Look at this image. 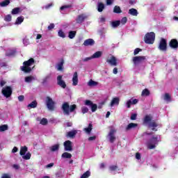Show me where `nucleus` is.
<instances>
[{
  "label": "nucleus",
  "instance_id": "nucleus-41",
  "mask_svg": "<svg viewBox=\"0 0 178 178\" xmlns=\"http://www.w3.org/2000/svg\"><path fill=\"white\" fill-rule=\"evenodd\" d=\"M90 176H91V172L88 170L81 176V178H88Z\"/></svg>",
  "mask_w": 178,
  "mask_h": 178
},
{
  "label": "nucleus",
  "instance_id": "nucleus-1",
  "mask_svg": "<svg viewBox=\"0 0 178 178\" xmlns=\"http://www.w3.org/2000/svg\"><path fill=\"white\" fill-rule=\"evenodd\" d=\"M143 123L145 124H149V128L152 129V131H158L156 127L159 126L158 122H155V120H152V117L150 115H146L143 119Z\"/></svg>",
  "mask_w": 178,
  "mask_h": 178
},
{
  "label": "nucleus",
  "instance_id": "nucleus-60",
  "mask_svg": "<svg viewBox=\"0 0 178 178\" xmlns=\"http://www.w3.org/2000/svg\"><path fill=\"white\" fill-rule=\"evenodd\" d=\"M95 138H97V136H90L88 138V141H94V140H95Z\"/></svg>",
  "mask_w": 178,
  "mask_h": 178
},
{
  "label": "nucleus",
  "instance_id": "nucleus-52",
  "mask_svg": "<svg viewBox=\"0 0 178 178\" xmlns=\"http://www.w3.org/2000/svg\"><path fill=\"white\" fill-rule=\"evenodd\" d=\"M120 23L123 25L126 24V23H127V17H122V19L120 21Z\"/></svg>",
  "mask_w": 178,
  "mask_h": 178
},
{
  "label": "nucleus",
  "instance_id": "nucleus-62",
  "mask_svg": "<svg viewBox=\"0 0 178 178\" xmlns=\"http://www.w3.org/2000/svg\"><path fill=\"white\" fill-rule=\"evenodd\" d=\"M113 3V0H106V5H112Z\"/></svg>",
  "mask_w": 178,
  "mask_h": 178
},
{
  "label": "nucleus",
  "instance_id": "nucleus-49",
  "mask_svg": "<svg viewBox=\"0 0 178 178\" xmlns=\"http://www.w3.org/2000/svg\"><path fill=\"white\" fill-rule=\"evenodd\" d=\"M70 8H72V4L63 6L60 8V10H65V9H69Z\"/></svg>",
  "mask_w": 178,
  "mask_h": 178
},
{
  "label": "nucleus",
  "instance_id": "nucleus-59",
  "mask_svg": "<svg viewBox=\"0 0 178 178\" xmlns=\"http://www.w3.org/2000/svg\"><path fill=\"white\" fill-rule=\"evenodd\" d=\"M136 158L138 160L141 159V154H140V152H137V153L136 154Z\"/></svg>",
  "mask_w": 178,
  "mask_h": 178
},
{
  "label": "nucleus",
  "instance_id": "nucleus-29",
  "mask_svg": "<svg viewBox=\"0 0 178 178\" xmlns=\"http://www.w3.org/2000/svg\"><path fill=\"white\" fill-rule=\"evenodd\" d=\"M150 94L151 92H149V90L145 88L142 91L141 95L142 97H149Z\"/></svg>",
  "mask_w": 178,
  "mask_h": 178
},
{
  "label": "nucleus",
  "instance_id": "nucleus-18",
  "mask_svg": "<svg viewBox=\"0 0 178 178\" xmlns=\"http://www.w3.org/2000/svg\"><path fill=\"white\" fill-rule=\"evenodd\" d=\"M95 44V41L93 39H87L84 41L83 45L85 47H92Z\"/></svg>",
  "mask_w": 178,
  "mask_h": 178
},
{
  "label": "nucleus",
  "instance_id": "nucleus-24",
  "mask_svg": "<svg viewBox=\"0 0 178 178\" xmlns=\"http://www.w3.org/2000/svg\"><path fill=\"white\" fill-rule=\"evenodd\" d=\"M102 56V51H96L92 56V59H98V58H101Z\"/></svg>",
  "mask_w": 178,
  "mask_h": 178
},
{
  "label": "nucleus",
  "instance_id": "nucleus-42",
  "mask_svg": "<svg viewBox=\"0 0 178 178\" xmlns=\"http://www.w3.org/2000/svg\"><path fill=\"white\" fill-rule=\"evenodd\" d=\"M33 80H35V78H33V76H29L25 77L26 83H31L33 81Z\"/></svg>",
  "mask_w": 178,
  "mask_h": 178
},
{
  "label": "nucleus",
  "instance_id": "nucleus-50",
  "mask_svg": "<svg viewBox=\"0 0 178 178\" xmlns=\"http://www.w3.org/2000/svg\"><path fill=\"white\" fill-rule=\"evenodd\" d=\"M141 51H143V49H140V48H136L134 49V55H138V54H140V52H141Z\"/></svg>",
  "mask_w": 178,
  "mask_h": 178
},
{
  "label": "nucleus",
  "instance_id": "nucleus-34",
  "mask_svg": "<svg viewBox=\"0 0 178 178\" xmlns=\"http://www.w3.org/2000/svg\"><path fill=\"white\" fill-rule=\"evenodd\" d=\"M111 26L112 27H113V29H116L117 27H119V26H120V21L117 20V21L111 22Z\"/></svg>",
  "mask_w": 178,
  "mask_h": 178
},
{
  "label": "nucleus",
  "instance_id": "nucleus-38",
  "mask_svg": "<svg viewBox=\"0 0 178 178\" xmlns=\"http://www.w3.org/2000/svg\"><path fill=\"white\" fill-rule=\"evenodd\" d=\"M113 13H122V9L120 8V6H115L113 8Z\"/></svg>",
  "mask_w": 178,
  "mask_h": 178
},
{
  "label": "nucleus",
  "instance_id": "nucleus-30",
  "mask_svg": "<svg viewBox=\"0 0 178 178\" xmlns=\"http://www.w3.org/2000/svg\"><path fill=\"white\" fill-rule=\"evenodd\" d=\"M104 9H105V5L103 3H97V10L98 12H103Z\"/></svg>",
  "mask_w": 178,
  "mask_h": 178
},
{
  "label": "nucleus",
  "instance_id": "nucleus-15",
  "mask_svg": "<svg viewBox=\"0 0 178 178\" xmlns=\"http://www.w3.org/2000/svg\"><path fill=\"white\" fill-rule=\"evenodd\" d=\"M86 19H87V17L85 16L84 14H81L79 15H78L76 22L78 24H81V23H83V22H84V20H86Z\"/></svg>",
  "mask_w": 178,
  "mask_h": 178
},
{
  "label": "nucleus",
  "instance_id": "nucleus-56",
  "mask_svg": "<svg viewBox=\"0 0 178 178\" xmlns=\"http://www.w3.org/2000/svg\"><path fill=\"white\" fill-rule=\"evenodd\" d=\"M18 101H19V102H23V101H24V95H19L18 97Z\"/></svg>",
  "mask_w": 178,
  "mask_h": 178
},
{
  "label": "nucleus",
  "instance_id": "nucleus-11",
  "mask_svg": "<svg viewBox=\"0 0 178 178\" xmlns=\"http://www.w3.org/2000/svg\"><path fill=\"white\" fill-rule=\"evenodd\" d=\"M106 62L109 63L111 66H118V59L114 56H112L110 59H107Z\"/></svg>",
  "mask_w": 178,
  "mask_h": 178
},
{
  "label": "nucleus",
  "instance_id": "nucleus-45",
  "mask_svg": "<svg viewBox=\"0 0 178 178\" xmlns=\"http://www.w3.org/2000/svg\"><path fill=\"white\" fill-rule=\"evenodd\" d=\"M23 159H25L26 161H29L30 158H31V153L29 152L26 153V155L22 156Z\"/></svg>",
  "mask_w": 178,
  "mask_h": 178
},
{
  "label": "nucleus",
  "instance_id": "nucleus-35",
  "mask_svg": "<svg viewBox=\"0 0 178 178\" xmlns=\"http://www.w3.org/2000/svg\"><path fill=\"white\" fill-rule=\"evenodd\" d=\"M10 3V0H4L3 1L0 3V6L1 8H5V6H8Z\"/></svg>",
  "mask_w": 178,
  "mask_h": 178
},
{
  "label": "nucleus",
  "instance_id": "nucleus-55",
  "mask_svg": "<svg viewBox=\"0 0 178 178\" xmlns=\"http://www.w3.org/2000/svg\"><path fill=\"white\" fill-rule=\"evenodd\" d=\"M137 119V114L134 113L131 115V120H136Z\"/></svg>",
  "mask_w": 178,
  "mask_h": 178
},
{
  "label": "nucleus",
  "instance_id": "nucleus-27",
  "mask_svg": "<svg viewBox=\"0 0 178 178\" xmlns=\"http://www.w3.org/2000/svg\"><path fill=\"white\" fill-rule=\"evenodd\" d=\"M76 34H77V31H70L68 33V38H70V40H73V38H74V37H76Z\"/></svg>",
  "mask_w": 178,
  "mask_h": 178
},
{
  "label": "nucleus",
  "instance_id": "nucleus-32",
  "mask_svg": "<svg viewBox=\"0 0 178 178\" xmlns=\"http://www.w3.org/2000/svg\"><path fill=\"white\" fill-rule=\"evenodd\" d=\"M129 14L131 15V16H137V15H138V11L135 8H131L129 10Z\"/></svg>",
  "mask_w": 178,
  "mask_h": 178
},
{
  "label": "nucleus",
  "instance_id": "nucleus-39",
  "mask_svg": "<svg viewBox=\"0 0 178 178\" xmlns=\"http://www.w3.org/2000/svg\"><path fill=\"white\" fill-rule=\"evenodd\" d=\"M12 15H19L20 13V8L17 7L12 10L11 11Z\"/></svg>",
  "mask_w": 178,
  "mask_h": 178
},
{
  "label": "nucleus",
  "instance_id": "nucleus-47",
  "mask_svg": "<svg viewBox=\"0 0 178 178\" xmlns=\"http://www.w3.org/2000/svg\"><path fill=\"white\" fill-rule=\"evenodd\" d=\"M40 124H42V126L48 124V120L47 118H42L40 120Z\"/></svg>",
  "mask_w": 178,
  "mask_h": 178
},
{
  "label": "nucleus",
  "instance_id": "nucleus-53",
  "mask_svg": "<svg viewBox=\"0 0 178 178\" xmlns=\"http://www.w3.org/2000/svg\"><path fill=\"white\" fill-rule=\"evenodd\" d=\"M15 54H16V51H10L6 53V56H13V55H15Z\"/></svg>",
  "mask_w": 178,
  "mask_h": 178
},
{
  "label": "nucleus",
  "instance_id": "nucleus-57",
  "mask_svg": "<svg viewBox=\"0 0 178 178\" xmlns=\"http://www.w3.org/2000/svg\"><path fill=\"white\" fill-rule=\"evenodd\" d=\"M92 59V56L90 57H86L83 59V62H88V60H91Z\"/></svg>",
  "mask_w": 178,
  "mask_h": 178
},
{
  "label": "nucleus",
  "instance_id": "nucleus-48",
  "mask_svg": "<svg viewBox=\"0 0 178 178\" xmlns=\"http://www.w3.org/2000/svg\"><path fill=\"white\" fill-rule=\"evenodd\" d=\"M5 22H12V15H7L4 17Z\"/></svg>",
  "mask_w": 178,
  "mask_h": 178
},
{
  "label": "nucleus",
  "instance_id": "nucleus-25",
  "mask_svg": "<svg viewBox=\"0 0 178 178\" xmlns=\"http://www.w3.org/2000/svg\"><path fill=\"white\" fill-rule=\"evenodd\" d=\"M137 126H138V124L131 122V123H129V124L127 126L126 130H127V131H129V130H131V129H134V128L137 127Z\"/></svg>",
  "mask_w": 178,
  "mask_h": 178
},
{
  "label": "nucleus",
  "instance_id": "nucleus-46",
  "mask_svg": "<svg viewBox=\"0 0 178 178\" xmlns=\"http://www.w3.org/2000/svg\"><path fill=\"white\" fill-rule=\"evenodd\" d=\"M58 37H60L61 38H65L66 37V35L65 34V32L62 30H59L58 33Z\"/></svg>",
  "mask_w": 178,
  "mask_h": 178
},
{
  "label": "nucleus",
  "instance_id": "nucleus-19",
  "mask_svg": "<svg viewBox=\"0 0 178 178\" xmlns=\"http://www.w3.org/2000/svg\"><path fill=\"white\" fill-rule=\"evenodd\" d=\"M79 84V74L75 72L72 78V86H77Z\"/></svg>",
  "mask_w": 178,
  "mask_h": 178
},
{
  "label": "nucleus",
  "instance_id": "nucleus-44",
  "mask_svg": "<svg viewBox=\"0 0 178 178\" xmlns=\"http://www.w3.org/2000/svg\"><path fill=\"white\" fill-rule=\"evenodd\" d=\"M8 124H3L1 126H0V131L3 132V131H6V130H8Z\"/></svg>",
  "mask_w": 178,
  "mask_h": 178
},
{
  "label": "nucleus",
  "instance_id": "nucleus-23",
  "mask_svg": "<svg viewBox=\"0 0 178 178\" xmlns=\"http://www.w3.org/2000/svg\"><path fill=\"white\" fill-rule=\"evenodd\" d=\"M59 147H60L59 144H56L50 147L49 150L51 151V152H56V151H59Z\"/></svg>",
  "mask_w": 178,
  "mask_h": 178
},
{
  "label": "nucleus",
  "instance_id": "nucleus-13",
  "mask_svg": "<svg viewBox=\"0 0 178 178\" xmlns=\"http://www.w3.org/2000/svg\"><path fill=\"white\" fill-rule=\"evenodd\" d=\"M62 75H59L57 77V84L61 87V88H66V83L65 81L62 80Z\"/></svg>",
  "mask_w": 178,
  "mask_h": 178
},
{
  "label": "nucleus",
  "instance_id": "nucleus-31",
  "mask_svg": "<svg viewBox=\"0 0 178 178\" xmlns=\"http://www.w3.org/2000/svg\"><path fill=\"white\" fill-rule=\"evenodd\" d=\"M84 131H86V133H87V134H90V133H91V131H92V124L90 123L88 124V127L87 128H85Z\"/></svg>",
  "mask_w": 178,
  "mask_h": 178
},
{
  "label": "nucleus",
  "instance_id": "nucleus-14",
  "mask_svg": "<svg viewBox=\"0 0 178 178\" xmlns=\"http://www.w3.org/2000/svg\"><path fill=\"white\" fill-rule=\"evenodd\" d=\"M169 47L172 49H177L178 41L177 39H172L169 42Z\"/></svg>",
  "mask_w": 178,
  "mask_h": 178
},
{
  "label": "nucleus",
  "instance_id": "nucleus-8",
  "mask_svg": "<svg viewBox=\"0 0 178 178\" xmlns=\"http://www.w3.org/2000/svg\"><path fill=\"white\" fill-rule=\"evenodd\" d=\"M46 105L49 111H55V102L49 97H47Z\"/></svg>",
  "mask_w": 178,
  "mask_h": 178
},
{
  "label": "nucleus",
  "instance_id": "nucleus-5",
  "mask_svg": "<svg viewBox=\"0 0 178 178\" xmlns=\"http://www.w3.org/2000/svg\"><path fill=\"white\" fill-rule=\"evenodd\" d=\"M158 49L159 51H163V52L168 51V40L161 38L159 43Z\"/></svg>",
  "mask_w": 178,
  "mask_h": 178
},
{
  "label": "nucleus",
  "instance_id": "nucleus-63",
  "mask_svg": "<svg viewBox=\"0 0 178 178\" xmlns=\"http://www.w3.org/2000/svg\"><path fill=\"white\" fill-rule=\"evenodd\" d=\"M17 151H19V149L17 147H14L13 150H12V152L13 154H15V153L17 152Z\"/></svg>",
  "mask_w": 178,
  "mask_h": 178
},
{
  "label": "nucleus",
  "instance_id": "nucleus-6",
  "mask_svg": "<svg viewBox=\"0 0 178 178\" xmlns=\"http://www.w3.org/2000/svg\"><path fill=\"white\" fill-rule=\"evenodd\" d=\"M13 92V90L12 89V87H10V86H6V87L3 88L1 90V94L6 98H10V97H12Z\"/></svg>",
  "mask_w": 178,
  "mask_h": 178
},
{
  "label": "nucleus",
  "instance_id": "nucleus-61",
  "mask_svg": "<svg viewBox=\"0 0 178 178\" xmlns=\"http://www.w3.org/2000/svg\"><path fill=\"white\" fill-rule=\"evenodd\" d=\"M1 178H11L10 175H8V174H3L1 176Z\"/></svg>",
  "mask_w": 178,
  "mask_h": 178
},
{
  "label": "nucleus",
  "instance_id": "nucleus-40",
  "mask_svg": "<svg viewBox=\"0 0 178 178\" xmlns=\"http://www.w3.org/2000/svg\"><path fill=\"white\" fill-rule=\"evenodd\" d=\"M164 100L168 101V102H172V97H170V95L169 93H165L164 95Z\"/></svg>",
  "mask_w": 178,
  "mask_h": 178
},
{
  "label": "nucleus",
  "instance_id": "nucleus-7",
  "mask_svg": "<svg viewBox=\"0 0 178 178\" xmlns=\"http://www.w3.org/2000/svg\"><path fill=\"white\" fill-rule=\"evenodd\" d=\"M146 60L147 57H145V56H138L132 58L133 63L134 65H135V66H137V65H140V63H143V62Z\"/></svg>",
  "mask_w": 178,
  "mask_h": 178
},
{
  "label": "nucleus",
  "instance_id": "nucleus-37",
  "mask_svg": "<svg viewBox=\"0 0 178 178\" xmlns=\"http://www.w3.org/2000/svg\"><path fill=\"white\" fill-rule=\"evenodd\" d=\"M37 105H38V104L37 103V101L34 100L28 105V108H37Z\"/></svg>",
  "mask_w": 178,
  "mask_h": 178
},
{
  "label": "nucleus",
  "instance_id": "nucleus-33",
  "mask_svg": "<svg viewBox=\"0 0 178 178\" xmlns=\"http://www.w3.org/2000/svg\"><path fill=\"white\" fill-rule=\"evenodd\" d=\"M88 86L89 87H96V86H98V82L95 81L92 79H90L88 83Z\"/></svg>",
  "mask_w": 178,
  "mask_h": 178
},
{
  "label": "nucleus",
  "instance_id": "nucleus-64",
  "mask_svg": "<svg viewBox=\"0 0 178 178\" xmlns=\"http://www.w3.org/2000/svg\"><path fill=\"white\" fill-rule=\"evenodd\" d=\"M5 84H6V81L2 80L0 81V86L1 87H3V86H5Z\"/></svg>",
  "mask_w": 178,
  "mask_h": 178
},
{
  "label": "nucleus",
  "instance_id": "nucleus-28",
  "mask_svg": "<svg viewBox=\"0 0 178 178\" xmlns=\"http://www.w3.org/2000/svg\"><path fill=\"white\" fill-rule=\"evenodd\" d=\"M61 157L63 158V159H70L72 158V154L64 152L62 154Z\"/></svg>",
  "mask_w": 178,
  "mask_h": 178
},
{
  "label": "nucleus",
  "instance_id": "nucleus-51",
  "mask_svg": "<svg viewBox=\"0 0 178 178\" xmlns=\"http://www.w3.org/2000/svg\"><path fill=\"white\" fill-rule=\"evenodd\" d=\"M81 112L82 113H87L88 112V108H87L86 106H83L81 108Z\"/></svg>",
  "mask_w": 178,
  "mask_h": 178
},
{
  "label": "nucleus",
  "instance_id": "nucleus-9",
  "mask_svg": "<svg viewBox=\"0 0 178 178\" xmlns=\"http://www.w3.org/2000/svg\"><path fill=\"white\" fill-rule=\"evenodd\" d=\"M156 144H158V137L153 136L147 144L149 149H154L156 148Z\"/></svg>",
  "mask_w": 178,
  "mask_h": 178
},
{
  "label": "nucleus",
  "instance_id": "nucleus-54",
  "mask_svg": "<svg viewBox=\"0 0 178 178\" xmlns=\"http://www.w3.org/2000/svg\"><path fill=\"white\" fill-rule=\"evenodd\" d=\"M54 6V3H50L44 6V9H49L50 8H52Z\"/></svg>",
  "mask_w": 178,
  "mask_h": 178
},
{
  "label": "nucleus",
  "instance_id": "nucleus-20",
  "mask_svg": "<svg viewBox=\"0 0 178 178\" xmlns=\"http://www.w3.org/2000/svg\"><path fill=\"white\" fill-rule=\"evenodd\" d=\"M119 102H120V99H119V97H114L111 100L110 106H113L115 105H119Z\"/></svg>",
  "mask_w": 178,
  "mask_h": 178
},
{
  "label": "nucleus",
  "instance_id": "nucleus-58",
  "mask_svg": "<svg viewBox=\"0 0 178 178\" xmlns=\"http://www.w3.org/2000/svg\"><path fill=\"white\" fill-rule=\"evenodd\" d=\"M47 29L48 30H52L53 29H55V24H50Z\"/></svg>",
  "mask_w": 178,
  "mask_h": 178
},
{
  "label": "nucleus",
  "instance_id": "nucleus-2",
  "mask_svg": "<svg viewBox=\"0 0 178 178\" xmlns=\"http://www.w3.org/2000/svg\"><path fill=\"white\" fill-rule=\"evenodd\" d=\"M62 109L64 115H67V116H69V115H70V113L74 112V111L77 109V106L76 104H72L70 106L69 103L65 102L62 105Z\"/></svg>",
  "mask_w": 178,
  "mask_h": 178
},
{
  "label": "nucleus",
  "instance_id": "nucleus-17",
  "mask_svg": "<svg viewBox=\"0 0 178 178\" xmlns=\"http://www.w3.org/2000/svg\"><path fill=\"white\" fill-rule=\"evenodd\" d=\"M115 129H111L110 130V132L108 134V136L110 137V143H114L115 140H116V138L115 137Z\"/></svg>",
  "mask_w": 178,
  "mask_h": 178
},
{
  "label": "nucleus",
  "instance_id": "nucleus-21",
  "mask_svg": "<svg viewBox=\"0 0 178 178\" xmlns=\"http://www.w3.org/2000/svg\"><path fill=\"white\" fill-rule=\"evenodd\" d=\"M76 134H77V131H70L67 132L66 137H70V138H74V137H76Z\"/></svg>",
  "mask_w": 178,
  "mask_h": 178
},
{
  "label": "nucleus",
  "instance_id": "nucleus-36",
  "mask_svg": "<svg viewBox=\"0 0 178 178\" xmlns=\"http://www.w3.org/2000/svg\"><path fill=\"white\" fill-rule=\"evenodd\" d=\"M24 22V17H18L15 21V24H22Z\"/></svg>",
  "mask_w": 178,
  "mask_h": 178
},
{
  "label": "nucleus",
  "instance_id": "nucleus-3",
  "mask_svg": "<svg viewBox=\"0 0 178 178\" xmlns=\"http://www.w3.org/2000/svg\"><path fill=\"white\" fill-rule=\"evenodd\" d=\"M34 62V58H31L29 60L23 63L24 65L20 67V70L24 73H30V72L33 70V69L30 66H33Z\"/></svg>",
  "mask_w": 178,
  "mask_h": 178
},
{
  "label": "nucleus",
  "instance_id": "nucleus-10",
  "mask_svg": "<svg viewBox=\"0 0 178 178\" xmlns=\"http://www.w3.org/2000/svg\"><path fill=\"white\" fill-rule=\"evenodd\" d=\"M85 105L87 106H90L92 112H95L98 109V106L92 103L90 100H86Z\"/></svg>",
  "mask_w": 178,
  "mask_h": 178
},
{
  "label": "nucleus",
  "instance_id": "nucleus-12",
  "mask_svg": "<svg viewBox=\"0 0 178 178\" xmlns=\"http://www.w3.org/2000/svg\"><path fill=\"white\" fill-rule=\"evenodd\" d=\"M64 147L65 151H73V146L72 145V141L66 140L64 142Z\"/></svg>",
  "mask_w": 178,
  "mask_h": 178
},
{
  "label": "nucleus",
  "instance_id": "nucleus-16",
  "mask_svg": "<svg viewBox=\"0 0 178 178\" xmlns=\"http://www.w3.org/2000/svg\"><path fill=\"white\" fill-rule=\"evenodd\" d=\"M136 104H138V99H129L127 102V108H131V105H136Z\"/></svg>",
  "mask_w": 178,
  "mask_h": 178
},
{
  "label": "nucleus",
  "instance_id": "nucleus-43",
  "mask_svg": "<svg viewBox=\"0 0 178 178\" xmlns=\"http://www.w3.org/2000/svg\"><path fill=\"white\" fill-rule=\"evenodd\" d=\"M109 170H111V172H115L116 170H119V167L118 165H110Z\"/></svg>",
  "mask_w": 178,
  "mask_h": 178
},
{
  "label": "nucleus",
  "instance_id": "nucleus-22",
  "mask_svg": "<svg viewBox=\"0 0 178 178\" xmlns=\"http://www.w3.org/2000/svg\"><path fill=\"white\" fill-rule=\"evenodd\" d=\"M65 63V60L63 58L60 60V62H59L57 65V70L58 72H61V70H63V64Z\"/></svg>",
  "mask_w": 178,
  "mask_h": 178
},
{
  "label": "nucleus",
  "instance_id": "nucleus-26",
  "mask_svg": "<svg viewBox=\"0 0 178 178\" xmlns=\"http://www.w3.org/2000/svg\"><path fill=\"white\" fill-rule=\"evenodd\" d=\"M27 151L28 148L26 147V146L21 147L19 155H21V156L26 155V152H27Z\"/></svg>",
  "mask_w": 178,
  "mask_h": 178
},
{
  "label": "nucleus",
  "instance_id": "nucleus-4",
  "mask_svg": "<svg viewBox=\"0 0 178 178\" xmlns=\"http://www.w3.org/2000/svg\"><path fill=\"white\" fill-rule=\"evenodd\" d=\"M145 44H154L155 42V33L150 32L145 34L144 37Z\"/></svg>",
  "mask_w": 178,
  "mask_h": 178
}]
</instances>
